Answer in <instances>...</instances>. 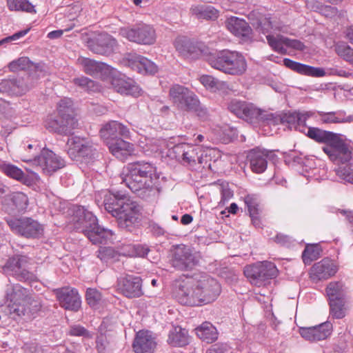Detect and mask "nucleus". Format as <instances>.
<instances>
[{"instance_id": "aec40b11", "label": "nucleus", "mask_w": 353, "mask_h": 353, "mask_svg": "<svg viewBox=\"0 0 353 353\" xmlns=\"http://www.w3.org/2000/svg\"><path fill=\"white\" fill-rule=\"evenodd\" d=\"M225 26L230 32L242 42H250L252 40V30L245 20L237 17H230L226 19Z\"/></svg>"}, {"instance_id": "37998d69", "label": "nucleus", "mask_w": 353, "mask_h": 353, "mask_svg": "<svg viewBox=\"0 0 353 353\" xmlns=\"http://www.w3.org/2000/svg\"><path fill=\"white\" fill-rule=\"evenodd\" d=\"M189 92L190 90L184 86L174 85L170 89V97L172 102L179 108Z\"/></svg>"}, {"instance_id": "473e14b6", "label": "nucleus", "mask_w": 353, "mask_h": 353, "mask_svg": "<svg viewBox=\"0 0 353 353\" xmlns=\"http://www.w3.org/2000/svg\"><path fill=\"white\" fill-rule=\"evenodd\" d=\"M174 46L176 50L186 58L196 59L201 53L200 48L187 37L176 38Z\"/></svg>"}, {"instance_id": "f704fd0d", "label": "nucleus", "mask_w": 353, "mask_h": 353, "mask_svg": "<svg viewBox=\"0 0 353 353\" xmlns=\"http://www.w3.org/2000/svg\"><path fill=\"white\" fill-rule=\"evenodd\" d=\"M283 63L287 68L301 74L319 77H323L325 74L324 70L322 68L305 65L294 61L290 59H284Z\"/></svg>"}, {"instance_id": "c756f323", "label": "nucleus", "mask_w": 353, "mask_h": 353, "mask_svg": "<svg viewBox=\"0 0 353 353\" xmlns=\"http://www.w3.org/2000/svg\"><path fill=\"white\" fill-rule=\"evenodd\" d=\"M271 152L264 150L255 148L252 150L248 154L250 169L256 174L263 173L268 166V159Z\"/></svg>"}, {"instance_id": "4468645a", "label": "nucleus", "mask_w": 353, "mask_h": 353, "mask_svg": "<svg viewBox=\"0 0 353 353\" xmlns=\"http://www.w3.org/2000/svg\"><path fill=\"white\" fill-rule=\"evenodd\" d=\"M23 161L32 163L46 174H51L65 166V161L61 157L46 148H43L41 154L34 159H23Z\"/></svg>"}, {"instance_id": "393cba45", "label": "nucleus", "mask_w": 353, "mask_h": 353, "mask_svg": "<svg viewBox=\"0 0 353 353\" xmlns=\"http://www.w3.org/2000/svg\"><path fill=\"white\" fill-rule=\"evenodd\" d=\"M312 114L311 112L285 113L281 117V123L287 125L290 130L294 129L305 133L307 130L306 121Z\"/></svg>"}, {"instance_id": "bb28decb", "label": "nucleus", "mask_w": 353, "mask_h": 353, "mask_svg": "<svg viewBox=\"0 0 353 353\" xmlns=\"http://www.w3.org/2000/svg\"><path fill=\"white\" fill-rule=\"evenodd\" d=\"M28 77L13 78L2 80L0 83V91L10 95H21L28 92L31 85L28 83Z\"/></svg>"}, {"instance_id": "ddd939ff", "label": "nucleus", "mask_w": 353, "mask_h": 353, "mask_svg": "<svg viewBox=\"0 0 353 353\" xmlns=\"http://www.w3.org/2000/svg\"><path fill=\"white\" fill-rule=\"evenodd\" d=\"M175 297L182 305L188 306L202 305L199 298L196 282L194 278H188L181 281L175 290Z\"/></svg>"}, {"instance_id": "423d86ee", "label": "nucleus", "mask_w": 353, "mask_h": 353, "mask_svg": "<svg viewBox=\"0 0 353 353\" xmlns=\"http://www.w3.org/2000/svg\"><path fill=\"white\" fill-rule=\"evenodd\" d=\"M208 151L201 146L182 143L174 145L170 152L182 164L193 166L208 162Z\"/></svg>"}, {"instance_id": "774afa93", "label": "nucleus", "mask_w": 353, "mask_h": 353, "mask_svg": "<svg viewBox=\"0 0 353 353\" xmlns=\"http://www.w3.org/2000/svg\"><path fill=\"white\" fill-rule=\"evenodd\" d=\"M230 347L226 343H216L210 347L206 353H229Z\"/></svg>"}, {"instance_id": "f3484780", "label": "nucleus", "mask_w": 353, "mask_h": 353, "mask_svg": "<svg viewBox=\"0 0 353 353\" xmlns=\"http://www.w3.org/2000/svg\"><path fill=\"white\" fill-rule=\"evenodd\" d=\"M198 263L191 249L184 245H177L173 251L172 266L178 270H190Z\"/></svg>"}, {"instance_id": "cd10ccee", "label": "nucleus", "mask_w": 353, "mask_h": 353, "mask_svg": "<svg viewBox=\"0 0 353 353\" xmlns=\"http://www.w3.org/2000/svg\"><path fill=\"white\" fill-rule=\"evenodd\" d=\"M117 46V41L107 33L99 34L95 39V42H89V48L94 53L109 55Z\"/></svg>"}, {"instance_id": "0eeeda50", "label": "nucleus", "mask_w": 353, "mask_h": 353, "mask_svg": "<svg viewBox=\"0 0 353 353\" xmlns=\"http://www.w3.org/2000/svg\"><path fill=\"white\" fill-rule=\"evenodd\" d=\"M67 152L74 161L89 163L97 154L96 145L88 139L72 137L68 139Z\"/></svg>"}, {"instance_id": "7ed1b4c3", "label": "nucleus", "mask_w": 353, "mask_h": 353, "mask_svg": "<svg viewBox=\"0 0 353 353\" xmlns=\"http://www.w3.org/2000/svg\"><path fill=\"white\" fill-rule=\"evenodd\" d=\"M207 61L213 68L231 75H241L247 69L244 56L237 51L224 50L210 54Z\"/></svg>"}, {"instance_id": "58836bf2", "label": "nucleus", "mask_w": 353, "mask_h": 353, "mask_svg": "<svg viewBox=\"0 0 353 353\" xmlns=\"http://www.w3.org/2000/svg\"><path fill=\"white\" fill-rule=\"evenodd\" d=\"M191 14L199 19L214 20L219 17V12L211 6H193L190 9Z\"/></svg>"}, {"instance_id": "c03bdc74", "label": "nucleus", "mask_w": 353, "mask_h": 353, "mask_svg": "<svg viewBox=\"0 0 353 353\" xmlns=\"http://www.w3.org/2000/svg\"><path fill=\"white\" fill-rule=\"evenodd\" d=\"M8 8L12 11L35 13L34 6L28 0H7Z\"/></svg>"}, {"instance_id": "e2e57ef3", "label": "nucleus", "mask_w": 353, "mask_h": 353, "mask_svg": "<svg viewBox=\"0 0 353 353\" xmlns=\"http://www.w3.org/2000/svg\"><path fill=\"white\" fill-rule=\"evenodd\" d=\"M30 61L27 57H21L17 60L10 62L8 65L10 70L12 72L23 70L29 68Z\"/></svg>"}, {"instance_id": "6ab92c4d", "label": "nucleus", "mask_w": 353, "mask_h": 353, "mask_svg": "<svg viewBox=\"0 0 353 353\" xmlns=\"http://www.w3.org/2000/svg\"><path fill=\"white\" fill-rule=\"evenodd\" d=\"M117 290L127 298H138L143 294L142 280L139 276L125 275L117 279Z\"/></svg>"}, {"instance_id": "39448f33", "label": "nucleus", "mask_w": 353, "mask_h": 353, "mask_svg": "<svg viewBox=\"0 0 353 353\" xmlns=\"http://www.w3.org/2000/svg\"><path fill=\"white\" fill-rule=\"evenodd\" d=\"M32 264V259L27 255L16 254L8 258L3 266L4 272L14 276L19 281H37L36 275L28 269Z\"/></svg>"}, {"instance_id": "ea45409f", "label": "nucleus", "mask_w": 353, "mask_h": 353, "mask_svg": "<svg viewBox=\"0 0 353 353\" xmlns=\"http://www.w3.org/2000/svg\"><path fill=\"white\" fill-rule=\"evenodd\" d=\"M168 342L173 346L182 347L188 343V331L181 327H173L169 333Z\"/></svg>"}, {"instance_id": "c9c22d12", "label": "nucleus", "mask_w": 353, "mask_h": 353, "mask_svg": "<svg viewBox=\"0 0 353 353\" xmlns=\"http://www.w3.org/2000/svg\"><path fill=\"white\" fill-rule=\"evenodd\" d=\"M236 129L228 125L218 126L212 131L211 140L214 142L228 143L236 137Z\"/></svg>"}, {"instance_id": "0e129e2a", "label": "nucleus", "mask_w": 353, "mask_h": 353, "mask_svg": "<svg viewBox=\"0 0 353 353\" xmlns=\"http://www.w3.org/2000/svg\"><path fill=\"white\" fill-rule=\"evenodd\" d=\"M61 119V122L63 123V127L64 130H66L65 132H63V134H70L72 131L78 125L77 120L74 118L73 114H69L64 117V118Z\"/></svg>"}, {"instance_id": "4be33fe9", "label": "nucleus", "mask_w": 353, "mask_h": 353, "mask_svg": "<svg viewBox=\"0 0 353 353\" xmlns=\"http://www.w3.org/2000/svg\"><path fill=\"white\" fill-rule=\"evenodd\" d=\"M332 331V325L327 321L316 326L301 327L299 333L305 340L316 342L326 339L330 336Z\"/></svg>"}, {"instance_id": "a878e982", "label": "nucleus", "mask_w": 353, "mask_h": 353, "mask_svg": "<svg viewBox=\"0 0 353 353\" xmlns=\"http://www.w3.org/2000/svg\"><path fill=\"white\" fill-rule=\"evenodd\" d=\"M111 85L117 92L134 97H139L142 91L133 80L126 79L121 75L113 77L111 79Z\"/></svg>"}, {"instance_id": "bf43d9fd", "label": "nucleus", "mask_w": 353, "mask_h": 353, "mask_svg": "<svg viewBox=\"0 0 353 353\" xmlns=\"http://www.w3.org/2000/svg\"><path fill=\"white\" fill-rule=\"evenodd\" d=\"M219 189L221 193L219 204L223 205L233 197L234 192L227 182L221 183L219 184Z\"/></svg>"}, {"instance_id": "20e7f679", "label": "nucleus", "mask_w": 353, "mask_h": 353, "mask_svg": "<svg viewBox=\"0 0 353 353\" xmlns=\"http://www.w3.org/2000/svg\"><path fill=\"white\" fill-rule=\"evenodd\" d=\"M10 312L21 316L33 314L39 310L41 303L30 296L29 291L20 286H14L12 292L8 294Z\"/></svg>"}, {"instance_id": "f03ea898", "label": "nucleus", "mask_w": 353, "mask_h": 353, "mask_svg": "<svg viewBox=\"0 0 353 353\" xmlns=\"http://www.w3.org/2000/svg\"><path fill=\"white\" fill-rule=\"evenodd\" d=\"M72 222L74 228L86 236L93 244L107 243L112 240L113 231L99 225L97 217L83 207L77 208Z\"/></svg>"}, {"instance_id": "69168bd1", "label": "nucleus", "mask_w": 353, "mask_h": 353, "mask_svg": "<svg viewBox=\"0 0 353 353\" xmlns=\"http://www.w3.org/2000/svg\"><path fill=\"white\" fill-rule=\"evenodd\" d=\"M244 201L250 215L259 214L258 201L255 195H247L245 196Z\"/></svg>"}, {"instance_id": "1a4fd4ad", "label": "nucleus", "mask_w": 353, "mask_h": 353, "mask_svg": "<svg viewBox=\"0 0 353 353\" xmlns=\"http://www.w3.org/2000/svg\"><path fill=\"white\" fill-rule=\"evenodd\" d=\"M244 274L253 285H265L269 279L275 278L278 274L276 265L269 261H263L245 266Z\"/></svg>"}, {"instance_id": "dca6fc26", "label": "nucleus", "mask_w": 353, "mask_h": 353, "mask_svg": "<svg viewBox=\"0 0 353 353\" xmlns=\"http://www.w3.org/2000/svg\"><path fill=\"white\" fill-rule=\"evenodd\" d=\"M121 63L142 74H154L158 71V67L154 62L134 52L125 54Z\"/></svg>"}, {"instance_id": "680f3d73", "label": "nucleus", "mask_w": 353, "mask_h": 353, "mask_svg": "<svg viewBox=\"0 0 353 353\" xmlns=\"http://www.w3.org/2000/svg\"><path fill=\"white\" fill-rule=\"evenodd\" d=\"M97 252L98 258L105 263H108L117 256V253L111 247H100Z\"/></svg>"}, {"instance_id": "4d7b16f0", "label": "nucleus", "mask_w": 353, "mask_h": 353, "mask_svg": "<svg viewBox=\"0 0 353 353\" xmlns=\"http://www.w3.org/2000/svg\"><path fill=\"white\" fill-rule=\"evenodd\" d=\"M46 128L50 132H57L59 134H63L65 132L63 127L61 119L58 115L57 118L50 117L46 121Z\"/></svg>"}, {"instance_id": "f257e3e1", "label": "nucleus", "mask_w": 353, "mask_h": 353, "mask_svg": "<svg viewBox=\"0 0 353 353\" xmlns=\"http://www.w3.org/2000/svg\"><path fill=\"white\" fill-rule=\"evenodd\" d=\"M103 204L105 210L116 218L120 228L132 231L138 225L141 208L136 201L123 194L106 193Z\"/></svg>"}, {"instance_id": "6e6552de", "label": "nucleus", "mask_w": 353, "mask_h": 353, "mask_svg": "<svg viewBox=\"0 0 353 353\" xmlns=\"http://www.w3.org/2000/svg\"><path fill=\"white\" fill-rule=\"evenodd\" d=\"M324 144L323 151L334 163L344 164L350 160L352 152L339 134L330 132Z\"/></svg>"}, {"instance_id": "7c9ffc66", "label": "nucleus", "mask_w": 353, "mask_h": 353, "mask_svg": "<svg viewBox=\"0 0 353 353\" xmlns=\"http://www.w3.org/2000/svg\"><path fill=\"white\" fill-rule=\"evenodd\" d=\"M156 344L151 332L141 330L137 333L132 347L135 353H147L152 352Z\"/></svg>"}, {"instance_id": "603ef678", "label": "nucleus", "mask_w": 353, "mask_h": 353, "mask_svg": "<svg viewBox=\"0 0 353 353\" xmlns=\"http://www.w3.org/2000/svg\"><path fill=\"white\" fill-rule=\"evenodd\" d=\"M337 54L353 65V48L345 43H339L335 46Z\"/></svg>"}, {"instance_id": "4c0bfd02", "label": "nucleus", "mask_w": 353, "mask_h": 353, "mask_svg": "<svg viewBox=\"0 0 353 353\" xmlns=\"http://www.w3.org/2000/svg\"><path fill=\"white\" fill-rule=\"evenodd\" d=\"M198 337L206 343H212L218 338L216 327L210 322L205 321L195 329Z\"/></svg>"}, {"instance_id": "a18cd8bd", "label": "nucleus", "mask_w": 353, "mask_h": 353, "mask_svg": "<svg viewBox=\"0 0 353 353\" xmlns=\"http://www.w3.org/2000/svg\"><path fill=\"white\" fill-rule=\"evenodd\" d=\"M184 101L181 103L179 109L184 111L197 112L200 108V102L196 94L190 90Z\"/></svg>"}, {"instance_id": "864d4df0", "label": "nucleus", "mask_w": 353, "mask_h": 353, "mask_svg": "<svg viewBox=\"0 0 353 353\" xmlns=\"http://www.w3.org/2000/svg\"><path fill=\"white\" fill-rule=\"evenodd\" d=\"M336 174L342 180L353 183V163L339 166L336 169Z\"/></svg>"}, {"instance_id": "a211bd4d", "label": "nucleus", "mask_w": 353, "mask_h": 353, "mask_svg": "<svg viewBox=\"0 0 353 353\" xmlns=\"http://www.w3.org/2000/svg\"><path fill=\"white\" fill-rule=\"evenodd\" d=\"M54 292L61 307L73 312L80 309L81 299L77 289L67 286L56 289Z\"/></svg>"}, {"instance_id": "de8ad7c7", "label": "nucleus", "mask_w": 353, "mask_h": 353, "mask_svg": "<svg viewBox=\"0 0 353 353\" xmlns=\"http://www.w3.org/2000/svg\"><path fill=\"white\" fill-rule=\"evenodd\" d=\"M330 314L335 319H342L345 316L346 308L345 307V300L339 301L330 300Z\"/></svg>"}, {"instance_id": "79ce46f5", "label": "nucleus", "mask_w": 353, "mask_h": 353, "mask_svg": "<svg viewBox=\"0 0 353 353\" xmlns=\"http://www.w3.org/2000/svg\"><path fill=\"white\" fill-rule=\"evenodd\" d=\"M345 290L341 282H330L326 288V294L330 300L344 299Z\"/></svg>"}, {"instance_id": "9d476101", "label": "nucleus", "mask_w": 353, "mask_h": 353, "mask_svg": "<svg viewBox=\"0 0 353 353\" xmlns=\"http://www.w3.org/2000/svg\"><path fill=\"white\" fill-rule=\"evenodd\" d=\"M121 179L122 183H125L130 190L143 199L150 196L155 192L154 189L155 181L140 176L125 168L121 174Z\"/></svg>"}, {"instance_id": "13d9d810", "label": "nucleus", "mask_w": 353, "mask_h": 353, "mask_svg": "<svg viewBox=\"0 0 353 353\" xmlns=\"http://www.w3.org/2000/svg\"><path fill=\"white\" fill-rule=\"evenodd\" d=\"M85 297L88 305L92 307H96L101 301L102 295L96 288H88Z\"/></svg>"}, {"instance_id": "5701e85b", "label": "nucleus", "mask_w": 353, "mask_h": 353, "mask_svg": "<svg viewBox=\"0 0 353 353\" xmlns=\"http://www.w3.org/2000/svg\"><path fill=\"white\" fill-rule=\"evenodd\" d=\"M266 39L271 48L281 54H285L288 48L296 50H303L305 48L300 41L290 39L280 34L268 35Z\"/></svg>"}, {"instance_id": "2f4dec72", "label": "nucleus", "mask_w": 353, "mask_h": 353, "mask_svg": "<svg viewBox=\"0 0 353 353\" xmlns=\"http://www.w3.org/2000/svg\"><path fill=\"white\" fill-rule=\"evenodd\" d=\"M108 146L112 154L121 161L126 159L134 152V145L122 138L108 141Z\"/></svg>"}, {"instance_id": "2eb2a0df", "label": "nucleus", "mask_w": 353, "mask_h": 353, "mask_svg": "<svg viewBox=\"0 0 353 353\" xmlns=\"http://www.w3.org/2000/svg\"><path fill=\"white\" fill-rule=\"evenodd\" d=\"M194 279L202 305L212 303L218 298L221 293V285L216 279L206 274H199Z\"/></svg>"}, {"instance_id": "a19ab883", "label": "nucleus", "mask_w": 353, "mask_h": 353, "mask_svg": "<svg viewBox=\"0 0 353 353\" xmlns=\"http://www.w3.org/2000/svg\"><path fill=\"white\" fill-rule=\"evenodd\" d=\"M319 114L320 121L323 123H347L352 121V117H345V112L342 111L330 112H319Z\"/></svg>"}, {"instance_id": "b1692460", "label": "nucleus", "mask_w": 353, "mask_h": 353, "mask_svg": "<svg viewBox=\"0 0 353 353\" xmlns=\"http://www.w3.org/2000/svg\"><path fill=\"white\" fill-rule=\"evenodd\" d=\"M338 271L337 266L333 261L324 259L315 263L310 270V278L315 282L325 280L334 276Z\"/></svg>"}, {"instance_id": "3c124183", "label": "nucleus", "mask_w": 353, "mask_h": 353, "mask_svg": "<svg viewBox=\"0 0 353 353\" xmlns=\"http://www.w3.org/2000/svg\"><path fill=\"white\" fill-rule=\"evenodd\" d=\"M321 250L318 245H308L305 247L302 254L303 261L305 264H310L312 261L317 259L320 256Z\"/></svg>"}, {"instance_id": "5fc2aeb1", "label": "nucleus", "mask_w": 353, "mask_h": 353, "mask_svg": "<svg viewBox=\"0 0 353 353\" xmlns=\"http://www.w3.org/2000/svg\"><path fill=\"white\" fill-rule=\"evenodd\" d=\"M199 81L205 88L212 92L222 87V82L210 75H202Z\"/></svg>"}, {"instance_id": "052dcab7", "label": "nucleus", "mask_w": 353, "mask_h": 353, "mask_svg": "<svg viewBox=\"0 0 353 353\" xmlns=\"http://www.w3.org/2000/svg\"><path fill=\"white\" fill-rule=\"evenodd\" d=\"M11 200L19 210L26 209L28 205V196L21 192L13 193L12 194Z\"/></svg>"}, {"instance_id": "8fccbe9b", "label": "nucleus", "mask_w": 353, "mask_h": 353, "mask_svg": "<svg viewBox=\"0 0 353 353\" xmlns=\"http://www.w3.org/2000/svg\"><path fill=\"white\" fill-rule=\"evenodd\" d=\"M0 169L4 174L11 178L19 181H22L24 179V173L23 171L14 165L3 163L0 165Z\"/></svg>"}, {"instance_id": "09e8293b", "label": "nucleus", "mask_w": 353, "mask_h": 353, "mask_svg": "<svg viewBox=\"0 0 353 353\" xmlns=\"http://www.w3.org/2000/svg\"><path fill=\"white\" fill-rule=\"evenodd\" d=\"M330 132V131L323 130L318 128L307 127L304 134L318 143H324Z\"/></svg>"}, {"instance_id": "412c9836", "label": "nucleus", "mask_w": 353, "mask_h": 353, "mask_svg": "<svg viewBox=\"0 0 353 353\" xmlns=\"http://www.w3.org/2000/svg\"><path fill=\"white\" fill-rule=\"evenodd\" d=\"M100 135L108 145V141L119 139V136L130 139V132L128 128L123 123L117 121H111L102 126L100 130Z\"/></svg>"}, {"instance_id": "c85d7f7f", "label": "nucleus", "mask_w": 353, "mask_h": 353, "mask_svg": "<svg viewBox=\"0 0 353 353\" xmlns=\"http://www.w3.org/2000/svg\"><path fill=\"white\" fill-rule=\"evenodd\" d=\"M228 109L236 117L246 120L256 118L260 114L259 110L253 104L236 99L231 101Z\"/></svg>"}, {"instance_id": "72a5a7b5", "label": "nucleus", "mask_w": 353, "mask_h": 353, "mask_svg": "<svg viewBox=\"0 0 353 353\" xmlns=\"http://www.w3.org/2000/svg\"><path fill=\"white\" fill-rule=\"evenodd\" d=\"M128 170L136 173V174L146 177L154 181H157L158 176L157 175L156 167L150 163L145 161H137L128 164L126 167Z\"/></svg>"}, {"instance_id": "f8f14e48", "label": "nucleus", "mask_w": 353, "mask_h": 353, "mask_svg": "<svg viewBox=\"0 0 353 353\" xmlns=\"http://www.w3.org/2000/svg\"><path fill=\"white\" fill-rule=\"evenodd\" d=\"M119 34L131 42L139 44L151 45L155 42L156 33L152 26L139 23L132 28H122Z\"/></svg>"}, {"instance_id": "6e6d98bb", "label": "nucleus", "mask_w": 353, "mask_h": 353, "mask_svg": "<svg viewBox=\"0 0 353 353\" xmlns=\"http://www.w3.org/2000/svg\"><path fill=\"white\" fill-rule=\"evenodd\" d=\"M73 103L69 98H64L60 100L57 105L58 115L61 118L73 114Z\"/></svg>"}, {"instance_id": "e433bc0d", "label": "nucleus", "mask_w": 353, "mask_h": 353, "mask_svg": "<svg viewBox=\"0 0 353 353\" xmlns=\"http://www.w3.org/2000/svg\"><path fill=\"white\" fill-rule=\"evenodd\" d=\"M78 62L83 67V71L91 76L103 77L109 70L107 65L88 58H79Z\"/></svg>"}, {"instance_id": "9b49d317", "label": "nucleus", "mask_w": 353, "mask_h": 353, "mask_svg": "<svg viewBox=\"0 0 353 353\" xmlns=\"http://www.w3.org/2000/svg\"><path fill=\"white\" fill-rule=\"evenodd\" d=\"M6 221L12 232L23 237L36 239L43 234V225L31 218H8Z\"/></svg>"}, {"instance_id": "49530a36", "label": "nucleus", "mask_w": 353, "mask_h": 353, "mask_svg": "<svg viewBox=\"0 0 353 353\" xmlns=\"http://www.w3.org/2000/svg\"><path fill=\"white\" fill-rule=\"evenodd\" d=\"M73 83L86 92H97L99 90V86L94 81L85 77L74 78Z\"/></svg>"}, {"instance_id": "338daca9", "label": "nucleus", "mask_w": 353, "mask_h": 353, "mask_svg": "<svg viewBox=\"0 0 353 353\" xmlns=\"http://www.w3.org/2000/svg\"><path fill=\"white\" fill-rule=\"evenodd\" d=\"M29 31V29L23 30L19 31L14 34L7 37L6 38H3L0 41V46L11 43L12 41H17L20 38L24 37Z\"/></svg>"}]
</instances>
